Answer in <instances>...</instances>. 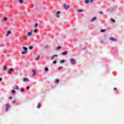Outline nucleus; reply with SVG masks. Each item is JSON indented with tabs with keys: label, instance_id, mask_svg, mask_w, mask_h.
I'll list each match as a JSON object with an SVG mask.
<instances>
[{
	"label": "nucleus",
	"instance_id": "obj_1",
	"mask_svg": "<svg viewBox=\"0 0 124 124\" xmlns=\"http://www.w3.org/2000/svg\"><path fill=\"white\" fill-rule=\"evenodd\" d=\"M6 106V112H7L8 111V109L10 108V105L9 104H6L5 105Z\"/></svg>",
	"mask_w": 124,
	"mask_h": 124
},
{
	"label": "nucleus",
	"instance_id": "obj_21",
	"mask_svg": "<svg viewBox=\"0 0 124 124\" xmlns=\"http://www.w3.org/2000/svg\"><path fill=\"white\" fill-rule=\"evenodd\" d=\"M110 21H111V22H112V23H115V22H116V21L114 19H113V18H111Z\"/></svg>",
	"mask_w": 124,
	"mask_h": 124
},
{
	"label": "nucleus",
	"instance_id": "obj_33",
	"mask_svg": "<svg viewBox=\"0 0 124 124\" xmlns=\"http://www.w3.org/2000/svg\"><path fill=\"white\" fill-rule=\"evenodd\" d=\"M78 12H83V10H78Z\"/></svg>",
	"mask_w": 124,
	"mask_h": 124
},
{
	"label": "nucleus",
	"instance_id": "obj_43",
	"mask_svg": "<svg viewBox=\"0 0 124 124\" xmlns=\"http://www.w3.org/2000/svg\"><path fill=\"white\" fill-rule=\"evenodd\" d=\"M53 57L55 58V57H58V55H53Z\"/></svg>",
	"mask_w": 124,
	"mask_h": 124
},
{
	"label": "nucleus",
	"instance_id": "obj_35",
	"mask_svg": "<svg viewBox=\"0 0 124 124\" xmlns=\"http://www.w3.org/2000/svg\"><path fill=\"white\" fill-rule=\"evenodd\" d=\"M26 89H27V90H30V87L27 86V87H26Z\"/></svg>",
	"mask_w": 124,
	"mask_h": 124
},
{
	"label": "nucleus",
	"instance_id": "obj_40",
	"mask_svg": "<svg viewBox=\"0 0 124 124\" xmlns=\"http://www.w3.org/2000/svg\"><path fill=\"white\" fill-rule=\"evenodd\" d=\"M24 91H25V90H24V89H21V92H24Z\"/></svg>",
	"mask_w": 124,
	"mask_h": 124
},
{
	"label": "nucleus",
	"instance_id": "obj_2",
	"mask_svg": "<svg viewBox=\"0 0 124 124\" xmlns=\"http://www.w3.org/2000/svg\"><path fill=\"white\" fill-rule=\"evenodd\" d=\"M63 7H64V8L65 9H68V8H69V5H67L66 6V4H65V3L63 4Z\"/></svg>",
	"mask_w": 124,
	"mask_h": 124
},
{
	"label": "nucleus",
	"instance_id": "obj_12",
	"mask_svg": "<svg viewBox=\"0 0 124 124\" xmlns=\"http://www.w3.org/2000/svg\"><path fill=\"white\" fill-rule=\"evenodd\" d=\"M7 32V34L6 35V36H8V35L11 33V32L10 31H8Z\"/></svg>",
	"mask_w": 124,
	"mask_h": 124
},
{
	"label": "nucleus",
	"instance_id": "obj_16",
	"mask_svg": "<svg viewBox=\"0 0 124 124\" xmlns=\"http://www.w3.org/2000/svg\"><path fill=\"white\" fill-rule=\"evenodd\" d=\"M94 20H96V17H93V18H92V19H91V22H93V21H94Z\"/></svg>",
	"mask_w": 124,
	"mask_h": 124
},
{
	"label": "nucleus",
	"instance_id": "obj_34",
	"mask_svg": "<svg viewBox=\"0 0 124 124\" xmlns=\"http://www.w3.org/2000/svg\"><path fill=\"white\" fill-rule=\"evenodd\" d=\"M12 93H15L16 92H15L14 90H12Z\"/></svg>",
	"mask_w": 124,
	"mask_h": 124
},
{
	"label": "nucleus",
	"instance_id": "obj_6",
	"mask_svg": "<svg viewBox=\"0 0 124 124\" xmlns=\"http://www.w3.org/2000/svg\"><path fill=\"white\" fill-rule=\"evenodd\" d=\"M110 40H111V41H113L114 42H116V41H117V39L115 38H110Z\"/></svg>",
	"mask_w": 124,
	"mask_h": 124
},
{
	"label": "nucleus",
	"instance_id": "obj_32",
	"mask_svg": "<svg viewBox=\"0 0 124 124\" xmlns=\"http://www.w3.org/2000/svg\"><path fill=\"white\" fill-rule=\"evenodd\" d=\"M33 31V32H35V33H36V32H37V30H34Z\"/></svg>",
	"mask_w": 124,
	"mask_h": 124
},
{
	"label": "nucleus",
	"instance_id": "obj_14",
	"mask_svg": "<svg viewBox=\"0 0 124 124\" xmlns=\"http://www.w3.org/2000/svg\"><path fill=\"white\" fill-rule=\"evenodd\" d=\"M39 59H40V56L38 55L37 58L36 59L35 61H39Z\"/></svg>",
	"mask_w": 124,
	"mask_h": 124
},
{
	"label": "nucleus",
	"instance_id": "obj_8",
	"mask_svg": "<svg viewBox=\"0 0 124 124\" xmlns=\"http://www.w3.org/2000/svg\"><path fill=\"white\" fill-rule=\"evenodd\" d=\"M13 89L14 90L16 89V90H19V87H18V86H13Z\"/></svg>",
	"mask_w": 124,
	"mask_h": 124
},
{
	"label": "nucleus",
	"instance_id": "obj_5",
	"mask_svg": "<svg viewBox=\"0 0 124 124\" xmlns=\"http://www.w3.org/2000/svg\"><path fill=\"white\" fill-rule=\"evenodd\" d=\"M61 13V11H59L57 13H56V17L57 18H60V14Z\"/></svg>",
	"mask_w": 124,
	"mask_h": 124
},
{
	"label": "nucleus",
	"instance_id": "obj_15",
	"mask_svg": "<svg viewBox=\"0 0 124 124\" xmlns=\"http://www.w3.org/2000/svg\"><path fill=\"white\" fill-rule=\"evenodd\" d=\"M40 107H41V104L38 103L37 106V108H40Z\"/></svg>",
	"mask_w": 124,
	"mask_h": 124
},
{
	"label": "nucleus",
	"instance_id": "obj_45",
	"mask_svg": "<svg viewBox=\"0 0 124 124\" xmlns=\"http://www.w3.org/2000/svg\"><path fill=\"white\" fill-rule=\"evenodd\" d=\"M103 43V41H101V43Z\"/></svg>",
	"mask_w": 124,
	"mask_h": 124
},
{
	"label": "nucleus",
	"instance_id": "obj_39",
	"mask_svg": "<svg viewBox=\"0 0 124 124\" xmlns=\"http://www.w3.org/2000/svg\"><path fill=\"white\" fill-rule=\"evenodd\" d=\"M9 99H12V96H10L9 97Z\"/></svg>",
	"mask_w": 124,
	"mask_h": 124
},
{
	"label": "nucleus",
	"instance_id": "obj_13",
	"mask_svg": "<svg viewBox=\"0 0 124 124\" xmlns=\"http://www.w3.org/2000/svg\"><path fill=\"white\" fill-rule=\"evenodd\" d=\"M25 54H27V51H22L21 55H25Z\"/></svg>",
	"mask_w": 124,
	"mask_h": 124
},
{
	"label": "nucleus",
	"instance_id": "obj_37",
	"mask_svg": "<svg viewBox=\"0 0 124 124\" xmlns=\"http://www.w3.org/2000/svg\"><path fill=\"white\" fill-rule=\"evenodd\" d=\"M54 58H55L53 56H51V60H54Z\"/></svg>",
	"mask_w": 124,
	"mask_h": 124
},
{
	"label": "nucleus",
	"instance_id": "obj_18",
	"mask_svg": "<svg viewBox=\"0 0 124 124\" xmlns=\"http://www.w3.org/2000/svg\"><path fill=\"white\" fill-rule=\"evenodd\" d=\"M28 49H29V50H32V49H33V46H29Z\"/></svg>",
	"mask_w": 124,
	"mask_h": 124
},
{
	"label": "nucleus",
	"instance_id": "obj_38",
	"mask_svg": "<svg viewBox=\"0 0 124 124\" xmlns=\"http://www.w3.org/2000/svg\"><path fill=\"white\" fill-rule=\"evenodd\" d=\"M62 67H60L58 68L59 70H61V69H62Z\"/></svg>",
	"mask_w": 124,
	"mask_h": 124
},
{
	"label": "nucleus",
	"instance_id": "obj_42",
	"mask_svg": "<svg viewBox=\"0 0 124 124\" xmlns=\"http://www.w3.org/2000/svg\"><path fill=\"white\" fill-rule=\"evenodd\" d=\"M0 81H2V78H0Z\"/></svg>",
	"mask_w": 124,
	"mask_h": 124
},
{
	"label": "nucleus",
	"instance_id": "obj_22",
	"mask_svg": "<svg viewBox=\"0 0 124 124\" xmlns=\"http://www.w3.org/2000/svg\"><path fill=\"white\" fill-rule=\"evenodd\" d=\"M38 26V24L36 23L34 26L33 27V28H37Z\"/></svg>",
	"mask_w": 124,
	"mask_h": 124
},
{
	"label": "nucleus",
	"instance_id": "obj_44",
	"mask_svg": "<svg viewBox=\"0 0 124 124\" xmlns=\"http://www.w3.org/2000/svg\"><path fill=\"white\" fill-rule=\"evenodd\" d=\"M93 0H90V2H93Z\"/></svg>",
	"mask_w": 124,
	"mask_h": 124
},
{
	"label": "nucleus",
	"instance_id": "obj_7",
	"mask_svg": "<svg viewBox=\"0 0 124 124\" xmlns=\"http://www.w3.org/2000/svg\"><path fill=\"white\" fill-rule=\"evenodd\" d=\"M68 53V51H64L63 53H62V55L63 56H65V55H67Z\"/></svg>",
	"mask_w": 124,
	"mask_h": 124
},
{
	"label": "nucleus",
	"instance_id": "obj_4",
	"mask_svg": "<svg viewBox=\"0 0 124 124\" xmlns=\"http://www.w3.org/2000/svg\"><path fill=\"white\" fill-rule=\"evenodd\" d=\"M32 33V30H31V31L28 32L27 33V34H28V36L30 37V36H31Z\"/></svg>",
	"mask_w": 124,
	"mask_h": 124
},
{
	"label": "nucleus",
	"instance_id": "obj_41",
	"mask_svg": "<svg viewBox=\"0 0 124 124\" xmlns=\"http://www.w3.org/2000/svg\"><path fill=\"white\" fill-rule=\"evenodd\" d=\"M114 91H117V88H114Z\"/></svg>",
	"mask_w": 124,
	"mask_h": 124
},
{
	"label": "nucleus",
	"instance_id": "obj_25",
	"mask_svg": "<svg viewBox=\"0 0 124 124\" xmlns=\"http://www.w3.org/2000/svg\"><path fill=\"white\" fill-rule=\"evenodd\" d=\"M90 0H85V3H88V2H89Z\"/></svg>",
	"mask_w": 124,
	"mask_h": 124
},
{
	"label": "nucleus",
	"instance_id": "obj_20",
	"mask_svg": "<svg viewBox=\"0 0 124 124\" xmlns=\"http://www.w3.org/2000/svg\"><path fill=\"white\" fill-rule=\"evenodd\" d=\"M7 21V18L4 17L3 19L2 20V21Z\"/></svg>",
	"mask_w": 124,
	"mask_h": 124
},
{
	"label": "nucleus",
	"instance_id": "obj_17",
	"mask_svg": "<svg viewBox=\"0 0 124 124\" xmlns=\"http://www.w3.org/2000/svg\"><path fill=\"white\" fill-rule=\"evenodd\" d=\"M23 49L24 50H25V51H27V50H28V48L27 47H26V46H23Z\"/></svg>",
	"mask_w": 124,
	"mask_h": 124
},
{
	"label": "nucleus",
	"instance_id": "obj_11",
	"mask_svg": "<svg viewBox=\"0 0 124 124\" xmlns=\"http://www.w3.org/2000/svg\"><path fill=\"white\" fill-rule=\"evenodd\" d=\"M3 69L4 71H6V70H7V69H8V68L6 66H4Z\"/></svg>",
	"mask_w": 124,
	"mask_h": 124
},
{
	"label": "nucleus",
	"instance_id": "obj_30",
	"mask_svg": "<svg viewBox=\"0 0 124 124\" xmlns=\"http://www.w3.org/2000/svg\"><path fill=\"white\" fill-rule=\"evenodd\" d=\"M99 14H101V15H103V12L102 11H100Z\"/></svg>",
	"mask_w": 124,
	"mask_h": 124
},
{
	"label": "nucleus",
	"instance_id": "obj_29",
	"mask_svg": "<svg viewBox=\"0 0 124 124\" xmlns=\"http://www.w3.org/2000/svg\"><path fill=\"white\" fill-rule=\"evenodd\" d=\"M56 63H57V61L54 60V61H53V64H56Z\"/></svg>",
	"mask_w": 124,
	"mask_h": 124
},
{
	"label": "nucleus",
	"instance_id": "obj_31",
	"mask_svg": "<svg viewBox=\"0 0 124 124\" xmlns=\"http://www.w3.org/2000/svg\"><path fill=\"white\" fill-rule=\"evenodd\" d=\"M105 31V30L102 29V30H101V32H104Z\"/></svg>",
	"mask_w": 124,
	"mask_h": 124
},
{
	"label": "nucleus",
	"instance_id": "obj_3",
	"mask_svg": "<svg viewBox=\"0 0 124 124\" xmlns=\"http://www.w3.org/2000/svg\"><path fill=\"white\" fill-rule=\"evenodd\" d=\"M72 64H75L76 63V61L74 59L71 60Z\"/></svg>",
	"mask_w": 124,
	"mask_h": 124
},
{
	"label": "nucleus",
	"instance_id": "obj_19",
	"mask_svg": "<svg viewBox=\"0 0 124 124\" xmlns=\"http://www.w3.org/2000/svg\"><path fill=\"white\" fill-rule=\"evenodd\" d=\"M18 1L20 3H23V2H24V0H18Z\"/></svg>",
	"mask_w": 124,
	"mask_h": 124
},
{
	"label": "nucleus",
	"instance_id": "obj_26",
	"mask_svg": "<svg viewBox=\"0 0 124 124\" xmlns=\"http://www.w3.org/2000/svg\"><path fill=\"white\" fill-rule=\"evenodd\" d=\"M45 71H48V70H49V68H48V67H46L45 68Z\"/></svg>",
	"mask_w": 124,
	"mask_h": 124
},
{
	"label": "nucleus",
	"instance_id": "obj_9",
	"mask_svg": "<svg viewBox=\"0 0 124 124\" xmlns=\"http://www.w3.org/2000/svg\"><path fill=\"white\" fill-rule=\"evenodd\" d=\"M13 70H14L13 68L10 69V70L8 71L9 74H11V73L12 72V71H13Z\"/></svg>",
	"mask_w": 124,
	"mask_h": 124
},
{
	"label": "nucleus",
	"instance_id": "obj_23",
	"mask_svg": "<svg viewBox=\"0 0 124 124\" xmlns=\"http://www.w3.org/2000/svg\"><path fill=\"white\" fill-rule=\"evenodd\" d=\"M23 81H24V82H26V81H29V79H28L27 78H23Z\"/></svg>",
	"mask_w": 124,
	"mask_h": 124
},
{
	"label": "nucleus",
	"instance_id": "obj_36",
	"mask_svg": "<svg viewBox=\"0 0 124 124\" xmlns=\"http://www.w3.org/2000/svg\"><path fill=\"white\" fill-rule=\"evenodd\" d=\"M16 103V100H15L13 102V104H14V103Z\"/></svg>",
	"mask_w": 124,
	"mask_h": 124
},
{
	"label": "nucleus",
	"instance_id": "obj_10",
	"mask_svg": "<svg viewBox=\"0 0 124 124\" xmlns=\"http://www.w3.org/2000/svg\"><path fill=\"white\" fill-rule=\"evenodd\" d=\"M33 74L32 75V76H35V74L36 73V72H35V70H32Z\"/></svg>",
	"mask_w": 124,
	"mask_h": 124
},
{
	"label": "nucleus",
	"instance_id": "obj_28",
	"mask_svg": "<svg viewBox=\"0 0 124 124\" xmlns=\"http://www.w3.org/2000/svg\"><path fill=\"white\" fill-rule=\"evenodd\" d=\"M57 50H60V49H62V47L58 46V47H57Z\"/></svg>",
	"mask_w": 124,
	"mask_h": 124
},
{
	"label": "nucleus",
	"instance_id": "obj_27",
	"mask_svg": "<svg viewBox=\"0 0 124 124\" xmlns=\"http://www.w3.org/2000/svg\"><path fill=\"white\" fill-rule=\"evenodd\" d=\"M55 83H59V79H56L55 80Z\"/></svg>",
	"mask_w": 124,
	"mask_h": 124
},
{
	"label": "nucleus",
	"instance_id": "obj_24",
	"mask_svg": "<svg viewBox=\"0 0 124 124\" xmlns=\"http://www.w3.org/2000/svg\"><path fill=\"white\" fill-rule=\"evenodd\" d=\"M65 61L64 60H62V61H60V63H63V62H65Z\"/></svg>",
	"mask_w": 124,
	"mask_h": 124
}]
</instances>
